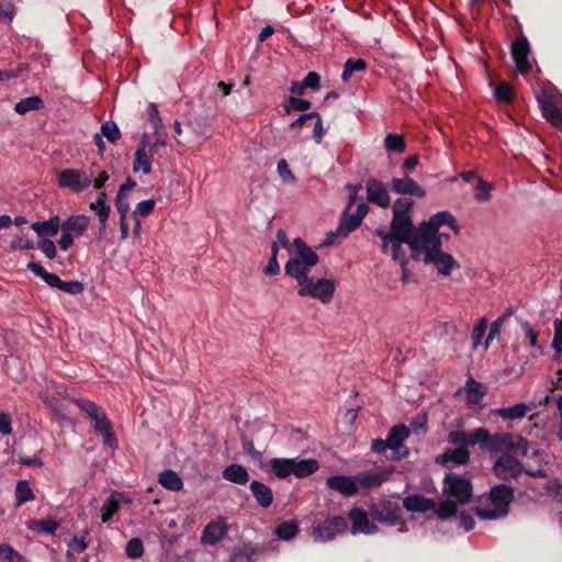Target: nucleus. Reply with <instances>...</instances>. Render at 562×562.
<instances>
[{"instance_id": "nucleus-13", "label": "nucleus", "mask_w": 562, "mask_h": 562, "mask_svg": "<svg viewBox=\"0 0 562 562\" xmlns=\"http://www.w3.org/2000/svg\"><path fill=\"white\" fill-rule=\"evenodd\" d=\"M393 472L394 468L392 465L360 472L356 474L358 487L359 490L379 487L390 479Z\"/></svg>"}, {"instance_id": "nucleus-12", "label": "nucleus", "mask_w": 562, "mask_h": 562, "mask_svg": "<svg viewBox=\"0 0 562 562\" xmlns=\"http://www.w3.org/2000/svg\"><path fill=\"white\" fill-rule=\"evenodd\" d=\"M493 471L499 480L510 481L517 479L522 473L524 468L517 458L510 454H503L495 461Z\"/></svg>"}, {"instance_id": "nucleus-19", "label": "nucleus", "mask_w": 562, "mask_h": 562, "mask_svg": "<svg viewBox=\"0 0 562 562\" xmlns=\"http://www.w3.org/2000/svg\"><path fill=\"white\" fill-rule=\"evenodd\" d=\"M227 531L228 525L224 518L220 517L215 520H212L204 527L201 536V542L207 546L216 544L225 538Z\"/></svg>"}, {"instance_id": "nucleus-61", "label": "nucleus", "mask_w": 562, "mask_h": 562, "mask_svg": "<svg viewBox=\"0 0 562 562\" xmlns=\"http://www.w3.org/2000/svg\"><path fill=\"white\" fill-rule=\"evenodd\" d=\"M38 248L45 254V256L49 259H54L57 255L56 246L53 240L48 238H42L38 241Z\"/></svg>"}, {"instance_id": "nucleus-9", "label": "nucleus", "mask_w": 562, "mask_h": 562, "mask_svg": "<svg viewBox=\"0 0 562 562\" xmlns=\"http://www.w3.org/2000/svg\"><path fill=\"white\" fill-rule=\"evenodd\" d=\"M93 172L81 169H64L57 176V183L60 188L69 189L75 193L87 190L92 182Z\"/></svg>"}, {"instance_id": "nucleus-1", "label": "nucleus", "mask_w": 562, "mask_h": 562, "mask_svg": "<svg viewBox=\"0 0 562 562\" xmlns=\"http://www.w3.org/2000/svg\"><path fill=\"white\" fill-rule=\"evenodd\" d=\"M472 446L480 445L481 448L492 452H502L503 454L526 456L528 451V441L518 435L498 432L490 434L485 428H477L471 431Z\"/></svg>"}, {"instance_id": "nucleus-47", "label": "nucleus", "mask_w": 562, "mask_h": 562, "mask_svg": "<svg viewBox=\"0 0 562 562\" xmlns=\"http://www.w3.org/2000/svg\"><path fill=\"white\" fill-rule=\"evenodd\" d=\"M76 404L82 412H85L91 418V420L98 417V415L103 411L94 402L85 398L77 400Z\"/></svg>"}, {"instance_id": "nucleus-15", "label": "nucleus", "mask_w": 562, "mask_h": 562, "mask_svg": "<svg viewBox=\"0 0 562 562\" xmlns=\"http://www.w3.org/2000/svg\"><path fill=\"white\" fill-rule=\"evenodd\" d=\"M530 45L526 37L521 36L516 38L512 44V56L515 61L517 70L521 75H526L531 69L529 60Z\"/></svg>"}, {"instance_id": "nucleus-54", "label": "nucleus", "mask_w": 562, "mask_h": 562, "mask_svg": "<svg viewBox=\"0 0 562 562\" xmlns=\"http://www.w3.org/2000/svg\"><path fill=\"white\" fill-rule=\"evenodd\" d=\"M553 327L554 336L552 340V348L560 356L562 352V313L561 316L554 321Z\"/></svg>"}, {"instance_id": "nucleus-37", "label": "nucleus", "mask_w": 562, "mask_h": 562, "mask_svg": "<svg viewBox=\"0 0 562 562\" xmlns=\"http://www.w3.org/2000/svg\"><path fill=\"white\" fill-rule=\"evenodd\" d=\"M42 108H44V101L38 95L24 98L14 105L15 112L20 115H24L30 111L41 110Z\"/></svg>"}, {"instance_id": "nucleus-44", "label": "nucleus", "mask_w": 562, "mask_h": 562, "mask_svg": "<svg viewBox=\"0 0 562 562\" xmlns=\"http://www.w3.org/2000/svg\"><path fill=\"white\" fill-rule=\"evenodd\" d=\"M385 148L389 151L404 153L406 148L405 139L400 134H387L384 139Z\"/></svg>"}, {"instance_id": "nucleus-53", "label": "nucleus", "mask_w": 562, "mask_h": 562, "mask_svg": "<svg viewBox=\"0 0 562 562\" xmlns=\"http://www.w3.org/2000/svg\"><path fill=\"white\" fill-rule=\"evenodd\" d=\"M448 442L451 443V445H460V446H472L470 440H471V434L468 435L467 432L464 431H461V430H453V431H450L449 435H448V438H447Z\"/></svg>"}, {"instance_id": "nucleus-28", "label": "nucleus", "mask_w": 562, "mask_h": 562, "mask_svg": "<svg viewBox=\"0 0 562 562\" xmlns=\"http://www.w3.org/2000/svg\"><path fill=\"white\" fill-rule=\"evenodd\" d=\"M313 266H307L305 262H301L299 260H288L285 263L284 270L288 276L293 278L299 285L302 283H306L308 279V273Z\"/></svg>"}, {"instance_id": "nucleus-56", "label": "nucleus", "mask_w": 562, "mask_h": 562, "mask_svg": "<svg viewBox=\"0 0 562 562\" xmlns=\"http://www.w3.org/2000/svg\"><path fill=\"white\" fill-rule=\"evenodd\" d=\"M436 512L440 518L446 519L456 515L457 505L454 502L447 499L439 504Z\"/></svg>"}, {"instance_id": "nucleus-35", "label": "nucleus", "mask_w": 562, "mask_h": 562, "mask_svg": "<svg viewBox=\"0 0 562 562\" xmlns=\"http://www.w3.org/2000/svg\"><path fill=\"white\" fill-rule=\"evenodd\" d=\"M318 470V462L315 459H293L292 474L296 477H305Z\"/></svg>"}, {"instance_id": "nucleus-22", "label": "nucleus", "mask_w": 562, "mask_h": 562, "mask_svg": "<svg viewBox=\"0 0 562 562\" xmlns=\"http://www.w3.org/2000/svg\"><path fill=\"white\" fill-rule=\"evenodd\" d=\"M292 257L290 260H299L301 262H305L307 266H316L318 262L317 254L308 247L304 240L300 237H296L292 244Z\"/></svg>"}, {"instance_id": "nucleus-31", "label": "nucleus", "mask_w": 562, "mask_h": 562, "mask_svg": "<svg viewBox=\"0 0 562 562\" xmlns=\"http://www.w3.org/2000/svg\"><path fill=\"white\" fill-rule=\"evenodd\" d=\"M470 460V453L465 447L446 450L438 459L439 463L451 462L457 465L467 464Z\"/></svg>"}, {"instance_id": "nucleus-60", "label": "nucleus", "mask_w": 562, "mask_h": 562, "mask_svg": "<svg viewBox=\"0 0 562 562\" xmlns=\"http://www.w3.org/2000/svg\"><path fill=\"white\" fill-rule=\"evenodd\" d=\"M83 284L79 281H63L60 282L59 290L68 294H79L83 291Z\"/></svg>"}, {"instance_id": "nucleus-29", "label": "nucleus", "mask_w": 562, "mask_h": 562, "mask_svg": "<svg viewBox=\"0 0 562 562\" xmlns=\"http://www.w3.org/2000/svg\"><path fill=\"white\" fill-rule=\"evenodd\" d=\"M32 228L40 237L47 238L56 236L61 224L58 216H53L47 221L33 223Z\"/></svg>"}, {"instance_id": "nucleus-3", "label": "nucleus", "mask_w": 562, "mask_h": 562, "mask_svg": "<svg viewBox=\"0 0 562 562\" xmlns=\"http://www.w3.org/2000/svg\"><path fill=\"white\" fill-rule=\"evenodd\" d=\"M443 225L448 226L456 235L460 232L454 216L449 212L442 211L431 216L428 222H424L419 225L415 231V239L413 243H425L432 239L441 240V237L449 238V234H438L439 228Z\"/></svg>"}, {"instance_id": "nucleus-26", "label": "nucleus", "mask_w": 562, "mask_h": 562, "mask_svg": "<svg viewBox=\"0 0 562 562\" xmlns=\"http://www.w3.org/2000/svg\"><path fill=\"white\" fill-rule=\"evenodd\" d=\"M250 492L257 504L262 508H268L273 502V493L270 486L260 481H251L249 484Z\"/></svg>"}, {"instance_id": "nucleus-8", "label": "nucleus", "mask_w": 562, "mask_h": 562, "mask_svg": "<svg viewBox=\"0 0 562 562\" xmlns=\"http://www.w3.org/2000/svg\"><path fill=\"white\" fill-rule=\"evenodd\" d=\"M336 284L329 279L308 278L306 283H302L297 291L300 296H310L319 300L324 304H328L335 294Z\"/></svg>"}, {"instance_id": "nucleus-4", "label": "nucleus", "mask_w": 562, "mask_h": 562, "mask_svg": "<svg viewBox=\"0 0 562 562\" xmlns=\"http://www.w3.org/2000/svg\"><path fill=\"white\" fill-rule=\"evenodd\" d=\"M376 235L382 239V251L385 254L390 251L393 260L395 261H407L406 249L404 248V245H406L407 249L411 251V257L413 259H417L418 255L423 252V246H415L413 244L415 234L409 237H402L386 234V229L381 228L376 231Z\"/></svg>"}, {"instance_id": "nucleus-23", "label": "nucleus", "mask_w": 562, "mask_h": 562, "mask_svg": "<svg viewBox=\"0 0 562 562\" xmlns=\"http://www.w3.org/2000/svg\"><path fill=\"white\" fill-rule=\"evenodd\" d=\"M147 137L148 134L144 133L140 138V145L135 153V159L133 164V170L148 175L151 171V159L153 154L147 150Z\"/></svg>"}, {"instance_id": "nucleus-40", "label": "nucleus", "mask_w": 562, "mask_h": 562, "mask_svg": "<svg viewBox=\"0 0 562 562\" xmlns=\"http://www.w3.org/2000/svg\"><path fill=\"white\" fill-rule=\"evenodd\" d=\"M270 467L276 476L285 479L292 474L293 459L276 458L270 461Z\"/></svg>"}, {"instance_id": "nucleus-64", "label": "nucleus", "mask_w": 562, "mask_h": 562, "mask_svg": "<svg viewBox=\"0 0 562 562\" xmlns=\"http://www.w3.org/2000/svg\"><path fill=\"white\" fill-rule=\"evenodd\" d=\"M314 117L316 119V122L313 127V138H314L315 143L321 144L323 140V137L325 135V130L323 127V120L318 113H317V115H314Z\"/></svg>"}, {"instance_id": "nucleus-33", "label": "nucleus", "mask_w": 562, "mask_h": 562, "mask_svg": "<svg viewBox=\"0 0 562 562\" xmlns=\"http://www.w3.org/2000/svg\"><path fill=\"white\" fill-rule=\"evenodd\" d=\"M59 526V522L52 518L32 519L26 521L27 529L42 535H54Z\"/></svg>"}, {"instance_id": "nucleus-6", "label": "nucleus", "mask_w": 562, "mask_h": 562, "mask_svg": "<svg viewBox=\"0 0 562 562\" xmlns=\"http://www.w3.org/2000/svg\"><path fill=\"white\" fill-rule=\"evenodd\" d=\"M414 202L407 198H400L393 204V217L390 231L386 234L409 237L415 234L411 218Z\"/></svg>"}, {"instance_id": "nucleus-20", "label": "nucleus", "mask_w": 562, "mask_h": 562, "mask_svg": "<svg viewBox=\"0 0 562 562\" xmlns=\"http://www.w3.org/2000/svg\"><path fill=\"white\" fill-rule=\"evenodd\" d=\"M390 187L396 194H408L417 198H424L426 195V191L407 175L403 178H393Z\"/></svg>"}, {"instance_id": "nucleus-49", "label": "nucleus", "mask_w": 562, "mask_h": 562, "mask_svg": "<svg viewBox=\"0 0 562 562\" xmlns=\"http://www.w3.org/2000/svg\"><path fill=\"white\" fill-rule=\"evenodd\" d=\"M312 103L308 100L300 99L295 97H289L285 104V111L290 113L291 111H307L311 108Z\"/></svg>"}, {"instance_id": "nucleus-17", "label": "nucleus", "mask_w": 562, "mask_h": 562, "mask_svg": "<svg viewBox=\"0 0 562 562\" xmlns=\"http://www.w3.org/2000/svg\"><path fill=\"white\" fill-rule=\"evenodd\" d=\"M538 102L544 119L562 131V106L550 95L538 97Z\"/></svg>"}, {"instance_id": "nucleus-38", "label": "nucleus", "mask_w": 562, "mask_h": 562, "mask_svg": "<svg viewBox=\"0 0 562 562\" xmlns=\"http://www.w3.org/2000/svg\"><path fill=\"white\" fill-rule=\"evenodd\" d=\"M29 270H31L35 276L40 277L44 280L49 286L59 289L61 280L55 273H50L46 271L40 263L30 262L27 265Z\"/></svg>"}, {"instance_id": "nucleus-52", "label": "nucleus", "mask_w": 562, "mask_h": 562, "mask_svg": "<svg viewBox=\"0 0 562 562\" xmlns=\"http://www.w3.org/2000/svg\"><path fill=\"white\" fill-rule=\"evenodd\" d=\"M126 555L132 559H137L144 553V546L140 539L132 538L125 548Z\"/></svg>"}, {"instance_id": "nucleus-27", "label": "nucleus", "mask_w": 562, "mask_h": 562, "mask_svg": "<svg viewBox=\"0 0 562 562\" xmlns=\"http://www.w3.org/2000/svg\"><path fill=\"white\" fill-rule=\"evenodd\" d=\"M403 506L413 513H426L435 508L436 504L432 499L419 494H412L404 498Z\"/></svg>"}, {"instance_id": "nucleus-7", "label": "nucleus", "mask_w": 562, "mask_h": 562, "mask_svg": "<svg viewBox=\"0 0 562 562\" xmlns=\"http://www.w3.org/2000/svg\"><path fill=\"white\" fill-rule=\"evenodd\" d=\"M415 246L419 245L423 246V252L424 256V262L426 263H432L437 268L438 272L443 276H449L453 268H458L459 265L454 260V258L447 254L441 251V240L440 239H432L425 243H413Z\"/></svg>"}, {"instance_id": "nucleus-42", "label": "nucleus", "mask_w": 562, "mask_h": 562, "mask_svg": "<svg viewBox=\"0 0 562 562\" xmlns=\"http://www.w3.org/2000/svg\"><path fill=\"white\" fill-rule=\"evenodd\" d=\"M120 508V501L116 494H112L101 506L102 522H108L117 513Z\"/></svg>"}, {"instance_id": "nucleus-16", "label": "nucleus", "mask_w": 562, "mask_h": 562, "mask_svg": "<svg viewBox=\"0 0 562 562\" xmlns=\"http://www.w3.org/2000/svg\"><path fill=\"white\" fill-rule=\"evenodd\" d=\"M348 516L352 522L351 532L353 535H375L379 532V527L370 520V514L366 513L363 509L353 507L349 510Z\"/></svg>"}, {"instance_id": "nucleus-45", "label": "nucleus", "mask_w": 562, "mask_h": 562, "mask_svg": "<svg viewBox=\"0 0 562 562\" xmlns=\"http://www.w3.org/2000/svg\"><path fill=\"white\" fill-rule=\"evenodd\" d=\"M484 395H485V390H484L483 384H481L474 380H470L468 382V400H469V402L476 404L483 398Z\"/></svg>"}, {"instance_id": "nucleus-34", "label": "nucleus", "mask_w": 562, "mask_h": 562, "mask_svg": "<svg viewBox=\"0 0 562 562\" xmlns=\"http://www.w3.org/2000/svg\"><path fill=\"white\" fill-rule=\"evenodd\" d=\"M90 217L87 215H72L61 224V231L81 235L89 226Z\"/></svg>"}, {"instance_id": "nucleus-62", "label": "nucleus", "mask_w": 562, "mask_h": 562, "mask_svg": "<svg viewBox=\"0 0 562 562\" xmlns=\"http://www.w3.org/2000/svg\"><path fill=\"white\" fill-rule=\"evenodd\" d=\"M148 117L151 123L154 130L158 132L162 127V122L159 116L158 108L155 103H149L148 105Z\"/></svg>"}, {"instance_id": "nucleus-48", "label": "nucleus", "mask_w": 562, "mask_h": 562, "mask_svg": "<svg viewBox=\"0 0 562 562\" xmlns=\"http://www.w3.org/2000/svg\"><path fill=\"white\" fill-rule=\"evenodd\" d=\"M0 560L4 562H22L23 557L8 543L0 544Z\"/></svg>"}, {"instance_id": "nucleus-5", "label": "nucleus", "mask_w": 562, "mask_h": 562, "mask_svg": "<svg viewBox=\"0 0 562 562\" xmlns=\"http://www.w3.org/2000/svg\"><path fill=\"white\" fill-rule=\"evenodd\" d=\"M369 514L374 520L386 526H400L398 530H407L406 521L402 516V508L398 503L382 498L369 505Z\"/></svg>"}, {"instance_id": "nucleus-51", "label": "nucleus", "mask_w": 562, "mask_h": 562, "mask_svg": "<svg viewBox=\"0 0 562 562\" xmlns=\"http://www.w3.org/2000/svg\"><path fill=\"white\" fill-rule=\"evenodd\" d=\"M487 329V321L485 317H482L477 321L475 324L473 331H472V340H473V348H477V346L481 344L482 338L484 337Z\"/></svg>"}, {"instance_id": "nucleus-11", "label": "nucleus", "mask_w": 562, "mask_h": 562, "mask_svg": "<svg viewBox=\"0 0 562 562\" xmlns=\"http://www.w3.org/2000/svg\"><path fill=\"white\" fill-rule=\"evenodd\" d=\"M409 428L403 424L393 426L387 434L389 449L393 452V459L401 460L408 457L409 450L403 442L409 437Z\"/></svg>"}, {"instance_id": "nucleus-2", "label": "nucleus", "mask_w": 562, "mask_h": 562, "mask_svg": "<svg viewBox=\"0 0 562 562\" xmlns=\"http://www.w3.org/2000/svg\"><path fill=\"white\" fill-rule=\"evenodd\" d=\"M490 505L479 506L475 514L481 519H499L509 513V505L514 501V488L507 484L493 486L488 494Z\"/></svg>"}, {"instance_id": "nucleus-55", "label": "nucleus", "mask_w": 562, "mask_h": 562, "mask_svg": "<svg viewBox=\"0 0 562 562\" xmlns=\"http://www.w3.org/2000/svg\"><path fill=\"white\" fill-rule=\"evenodd\" d=\"M493 189V186L483 180L479 179L477 186H476V192H475V199L481 202L488 201L491 199V191Z\"/></svg>"}, {"instance_id": "nucleus-50", "label": "nucleus", "mask_w": 562, "mask_h": 562, "mask_svg": "<svg viewBox=\"0 0 562 562\" xmlns=\"http://www.w3.org/2000/svg\"><path fill=\"white\" fill-rule=\"evenodd\" d=\"M277 170H278L279 177L281 178V180L283 182L289 183V184H295L296 183V178L294 177V175L290 170V167H289V165H288L285 159L279 160L278 166H277Z\"/></svg>"}, {"instance_id": "nucleus-10", "label": "nucleus", "mask_w": 562, "mask_h": 562, "mask_svg": "<svg viewBox=\"0 0 562 562\" xmlns=\"http://www.w3.org/2000/svg\"><path fill=\"white\" fill-rule=\"evenodd\" d=\"M445 493L454 498L460 504H465L472 496L471 482L456 473H450L445 477Z\"/></svg>"}, {"instance_id": "nucleus-57", "label": "nucleus", "mask_w": 562, "mask_h": 562, "mask_svg": "<svg viewBox=\"0 0 562 562\" xmlns=\"http://www.w3.org/2000/svg\"><path fill=\"white\" fill-rule=\"evenodd\" d=\"M90 210L94 211L95 214L98 215L100 224H101V229H105L106 222H108L110 211H111L110 205L108 203L101 204V205L90 204Z\"/></svg>"}, {"instance_id": "nucleus-43", "label": "nucleus", "mask_w": 562, "mask_h": 562, "mask_svg": "<svg viewBox=\"0 0 562 562\" xmlns=\"http://www.w3.org/2000/svg\"><path fill=\"white\" fill-rule=\"evenodd\" d=\"M299 531L297 524L293 520L283 521L277 526L274 532L282 540L293 539Z\"/></svg>"}, {"instance_id": "nucleus-59", "label": "nucleus", "mask_w": 562, "mask_h": 562, "mask_svg": "<svg viewBox=\"0 0 562 562\" xmlns=\"http://www.w3.org/2000/svg\"><path fill=\"white\" fill-rule=\"evenodd\" d=\"M494 95L498 101L508 103L513 99V89L507 83L498 85L494 90Z\"/></svg>"}, {"instance_id": "nucleus-39", "label": "nucleus", "mask_w": 562, "mask_h": 562, "mask_svg": "<svg viewBox=\"0 0 562 562\" xmlns=\"http://www.w3.org/2000/svg\"><path fill=\"white\" fill-rule=\"evenodd\" d=\"M35 498V494L32 491L30 484L25 480H21L15 486V506L20 507L23 504L31 502Z\"/></svg>"}, {"instance_id": "nucleus-18", "label": "nucleus", "mask_w": 562, "mask_h": 562, "mask_svg": "<svg viewBox=\"0 0 562 562\" xmlns=\"http://www.w3.org/2000/svg\"><path fill=\"white\" fill-rule=\"evenodd\" d=\"M326 486L340 493L344 496H353L358 494L359 487L356 475H334L326 480Z\"/></svg>"}, {"instance_id": "nucleus-24", "label": "nucleus", "mask_w": 562, "mask_h": 562, "mask_svg": "<svg viewBox=\"0 0 562 562\" xmlns=\"http://www.w3.org/2000/svg\"><path fill=\"white\" fill-rule=\"evenodd\" d=\"M93 423L94 430L102 436L104 443L111 448H115L117 446V441L113 431L112 424L105 412L102 411L98 417L93 419Z\"/></svg>"}, {"instance_id": "nucleus-36", "label": "nucleus", "mask_w": 562, "mask_h": 562, "mask_svg": "<svg viewBox=\"0 0 562 562\" xmlns=\"http://www.w3.org/2000/svg\"><path fill=\"white\" fill-rule=\"evenodd\" d=\"M158 482L167 490L179 492L183 488L181 477L172 470H165L159 473Z\"/></svg>"}, {"instance_id": "nucleus-41", "label": "nucleus", "mask_w": 562, "mask_h": 562, "mask_svg": "<svg viewBox=\"0 0 562 562\" xmlns=\"http://www.w3.org/2000/svg\"><path fill=\"white\" fill-rule=\"evenodd\" d=\"M529 408L525 403L496 409V414L505 419H517L526 416Z\"/></svg>"}, {"instance_id": "nucleus-14", "label": "nucleus", "mask_w": 562, "mask_h": 562, "mask_svg": "<svg viewBox=\"0 0 562 562\" xmlns=\"http://www.w3.org/2000/svg\"><path fill=\"white\" fill-rule=\"evenodd\" d=\"M347 522L341 516L326 518L321 525L314 528V537L318 540H331L336 535L345 531Z\"/></svg>"}, {"instance_id": "nucleus-63", "label": "nucleus", "mask_w": 562, "mask_h": 562, "mask_svg": "<svg viewBox=\"0 0 562 562\" xmlns=\"http://www.w3.org/2000/svg\"><path fill=\"white\" fill-rule=\"evenodd\" d=\"M115 207L120 213L121 217H126L130 211V204L124 194L117 193L115 198Z\"/></svg>"}, {"instance_id": "nucleus-25", "label": "nucleus", "mask_w": 562, "mask_h": 562, "mask_svg": "<svg viewBox=\"0 0 562 562\" xmlns=\"http://www.w3.org/2000/svg\"><path fill=\"white\" fill-rule=\"evenodd\" d=\"M345 213H347V212L345 211ZM361 222L362 221L359 218V216H356V214H352V215L345 214L342 216L337 229L335 232H330L327 235V237L325 239V244H327V245L334 244L335 236L346 237L349 233H351L352 231L358 228L360 226Z\"/></svg>"}, {"instance_id": "nucleus-46", "label": "nucleus", "mask_w": 562, "mask_h": 562, "mask_svg": "<svg viewBox=\"0 0 562 562\" xmlns=\"http://www.w3.org/2000/svg\"><path fill=\"white\" fill-rule=\"evenodd\" d=\"M101 135L111 143H115L121 138L120 128L112 121H106L101 125Z\"/></svg>"}, {"instance_id": "nucleus-21", "label": "nucleus", "mask_w": 562, "mask_h": 562, "mask_svg": "<svg viewBox=\"0 0 562 562\" xmlns=\"http://www.w3.org/2000/svg\"><path fill=\"white\" fill-rule=\"evenodd\" d=\"M367 199L381 207H389L391 204L386 187L379 180L370 179L367 182Z\"/></svg>"}, {"instance_id": "nucleus-30", "label": "nucleus", "mask_w": 562, "mask_h": 562, "mask_svg": "<svg viewBox=\"0 0 562 562\" xmlns=\"http://www.w3.org/2000/svg\"><path fill=\"white\" fill-rule=\"evenodd\" d=\"M223 479L235 484H246L249 481V474L247 469L237 463H233L226 467L222 472Z\"/></svg>"}, {"instance_id": "nucleus-58", "label": "nucleus", "mask_w": 562, "mask_h": 562, "mask_svg": "<svg viewBox=\"0 0 562 562\" xmlns=\"http://www.w3.org/2000/svg\"><path fill=\"white\" fill-rule=\"evenodd\" d=\"M154 207H155L154 200L149 199V200L140 201L139 203H137V205L134 210V216L135 217H146L154 211Z\"/></svg>"}, {"instance_id": "nucleus-32", "label": "nucleus", "mask_w": 562, "mask_h": 562, "mask_svg": "<svg viewBox=\"0 0 562 562\" xmlns=\"http://www.w3.org/2000/svg\"><path fill=\"white\" fill-rule=\"evenodd\" d=\"M259 550L250 543H244L233 549L229 562H254Z\"/></svg>"}]
</instances>
